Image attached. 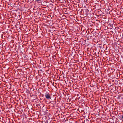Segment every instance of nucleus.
I'll use <instances>...</instances> for the list:
<instances>
[{
	"label": "nucleus",
	"mask_w": 123,
	"mask_h": 123,
	"mask_svg": "<svg viewBox=\"0 0 123 123\" xmlns=\"http://www.w3.org/2000/svg\"><path fill=\"white\" fill-rule=\"evenodd\" d=\"M122 118L123 119V115L122 116Z\"/></svg>",
	"instance_id": "obj_5"
},
{
	"label": "nucleus",
	"mask_w": 123,
	"mask_h": 123,
	"mask_svg": "<svg viewBox=\"0 0 123 123\" xmlns=\"http://www.w3.org/2000/svg\"><path fill=\"white\" fill-rule=\"evenodd\" d=\"M45 96L46 98L48 99H51V97L49 93H48L47 94H46Z\"/></svg>",
	"instance_id": "obj_1"
},
{
	"label": "nucleus",
	"mask_w": 123,
	"mask_h": 123,
	"mask_svg": "<svg viewBox=\"0 0 123 123\" xmlns=\"http://www.w3.org/2000/svg\"><path fill=\"white\" fill-rule=\"evenodd\" d=\"M121 96H123V97H122V98L123 99V95H122Z\"/></svg>",
	"instance_id": "obj_4"
},
{
	"label": "nucleus",
	"mask_w": 123,
	"mask_h": 123,
	"mask_svg": "<svg viewBox=\"0 0 123 123\" xmlns=\"http://www.w3.org/2000/svg\"><path fill=\"white\" fill-rule=\"evenodd\" d=\"M51 104H53V106H54V105H55V103L54 101H52L51 102Z\"/></svg>",
	"instance_id": "obj_2"
},
{
	"label": "nucleus",
	"mask_w": 123,
	"mask_h": 123,
	"mask_svg": "<svg viewBox=\"0 0 123 123\" xmlns=\"http://www.w3.org/2000/svg\"><path fill=\"white\" fill-rule=\"evenodd\" d=\"M69 123H72V122H69Z\"/></svg>",
	"instance_id": "obj_6"
},
{
	"label": "nucleus",
	"mask_w": 123,
	"mask_h": 123,
	"mask_svg": "<svg viewBox=\"0 0 123 123\" xmlns=\"http://www.w3.org/2000/svg\"><path fill=\"white\" fill-rule=\"evenodd\" d=\"M37 2H39L40 3V2H41V0H35Z\"/></svg>",
	"instance_id": "obj_3"
}]
</instances>
